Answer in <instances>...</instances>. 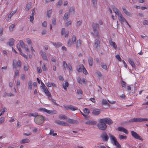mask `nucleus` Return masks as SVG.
Instances as JSON below:
<instances>
[{"label":"nucleus","instance_id":"obj_1","mask_svg":"<svg viewBox=\"0 0 148 148\" xmlns=\"http://www.w3.org/2000/svg\"><path fill=\"white\" fill-rule=\"evenodd\" d=\"M43 90L45 93V94L46 96H47L49 100L51 101L53 103L54 105L58 106L59 105L58 103H57L56 102L55 100L52 98L51 97V94L50 92L48 91L47 88L46 87H44L43 88Z\"/></svg>","mask_w":148,"mask_h":148},{"label":"nucleus","instance_id":"obj_2","mask_svg":"<svg viewBox=\"0 0 148 148\" xmlns=\"http://www.w3.org/2000/svg\"><path fill=\"white\" fill-rule=\"evenodd\" d=\"M45 119V118L43 116L39 115L36 117H35L34 121L38 125H40L43 123Z\"/></svg>","mask_w":148,"mask_h":148},{"label":"nucleus","instance_id":"obj_3","mask_svg":"<svg viewBox=\"0 0 148 148\" xmlns=\"http://www.w3.org/2000/svg\"><path fill=\"white\" fill-rule=\"evenodd\" d=\"M101 120V119L99 120V122L97 124V127L100 130H104L106 129L107 126L103 121Z\"/></svg>","mask_w":148,"mask_h":148},{"label":"nucleus","instance_id":"obj_4","mask_svg":"<svg viewBox=\"0 0 148 148\" xmlns=\"http://www.w3.org/2000/svg\"><path fill=\"white\" fill-rule=\"evenodd\" d=\"M110 137L111 141H113L114 143V145H115L117 148H120L121 147L120 145L117 141L116 138L113 135L111 134L109 135Z\"/></svg>","mask_w":148,"mask_h":148},{"label":"nucleus","instance_id":"obj_5","mask_svg":"<svg viewBox=\"0 0 148 148\" xmlns=\"http://www.w3.org/2000/svg\"><path fill=\"white\" fill-rule=\"evenodd\" d=\"M147 121H148V119L147 118H133L130 120L131 122H140Z\"/></svg>","mask_w":148,"mask_h":148},{"label":"nucleus","instance_id":"obj_6","mask_svg":"<svg viewBox=\"0 0 148 148\" xmlns=\"http://www.w3.org/2000/svg\"><path fill=\"white\" fill-rule=\"evenodd\" d=\"M131 134L132 136L135 139L143 140V139L136 132L134 131H132Z\"/></svg>","mask_w":148,"mask_h":148},{"label":"nucleus","instance_id":"obj_7","mask_svg":"<svg viewBox=\"0 0 148 148\" xmlns=\"http://www.w3.org/2000/svg\"><path fill=\"white\" fill-rule=\"evenodd\" d=\"M100 137L104 141H107L108 140L109 136L105 132H103L100 136Z\"/></svg>","mask_w":148,"mask_h":148},{"label":"nucleus","instance_id":"obj_8","mask_svg":"<svg viewBox=\"0 0 148 148\" xmlns=\"http://www.w3.org/2000/svg\"><path fill=\"white\" fill-rule=\"evenodd\" d=\"M63 106L66 110H71L72 111H75L77 109V108L76 107L71 105H68L67 106L64 105Z\"/></svg>","mask_w":148,"mask_h":148},{"label":"nucleus","instance_id":"obj_9","mask_svg":"<svg viewBox=\"0 0 148 148\" xmlns=\"http://www.w3.org/2000/svg\"><path fill=\"white\" fill-rule=\"evenodd\" d=\"M102 119V121H103L105 123H106L109 125L112 124L113 121L112 120L109 118H105Z\"/></svg>","mask_w":148,"mask_h":148},{"label":"nucleus","instance_id":"obj_10","mask_svg":"<svg viewBox=\"0 0 148 148\" xmlns=\"http://www.w3.org/2000/svg\"><path fill=\"white\" fill-rule=\"evenodd\" d=\"M19 43L21 47L22 48L25 49V51L27 52H29V50L28 47L24 43L23 41L22 40H20L19 41Z\"/></svg>","mask_w":148,"mask_h":148},{"label":"nucleus","instance_id":"obj_11","mask_svg":"<svg viewBox=\"0 0 148 148\" xmlns=\"http://www.w3.org/2000/svg\"><path fill=\"white\" fill-rule=\"evenodd\" d=\"M61 34L64 36L65 38L68 37L69 34V32L68 31H66L65 28H62V30Z\"/></svg>","mask_w":148,"mask_h":148},{"label":"nucleus","instance_id":"obj_12","mask_svg":"<svg viewBox=\"0 0 148 148\" xmlns=\"http://www.w3.org/2000/svg\"><path fill=\"white\" fill-rule=\"evenodd\" d=\"M17 47L18 48V51L20 52V54L23 56L24 58H26V59H27V56L23 53L21 51V48L20 47V45L19 44H17L16 45Z\"/></svg>","mask_w":148,"mask_h":148},{"label":"nucleus","instance_id":"obj_13","mask_svg":"<svg viewBox=\"0 0 148 148\" xmlns=\"http://www.w3.org/2000/svg\"><path fill=\"white\" fill-rule=\"evenodd\" d=\"M97 28H93L94 32L91 33L95 37H97L99 38V36Z\"/></svg>","mask_w":148,"mask_h":148},{"label":"nucleus","instance_id":"obj_14","mask_svg":"<svg viewBox=\"0 0 148 148\" xmlns=\"http://www.w3.org/2000/svg\"><path fill=\"white\" fill-rule=\"evenodd\" d=\"M55 123L59 125L63 126H68L69 124L66 122L60 120L57 121Z\"/></svg>","mask_w":148,"mask_h":148},{"label":"nucleus","instance_id":"obj_15","mask_svg":"<svg viewBox=\"0 0 148 148\" xmlns=\"http://www.w3.org/2000/svg\"><path fill=\"white\" fill-rule=\"evenodd\" d=\"M118 130L119 131L122 132L126 134L128 133L127 130L123 127H119L118 128Z\"/></svg>","mask_w":148,"mask_h":148},{"label":"nucleus","instance_id":"obj_16","mask_svg":"<svg viewBox=\"0 0 148 148\" xmlns=\"http://www.w3.org/2000/svg\"><path fill=\"white\" fill-rule=\"evenodd\" d=\"M100 110L99 109H96L93 110L92 113L95 115H98L100 113Z\"/></svg>","mask_w":148,"mask_h":148},{"label":"nucleus","instance_id":"obj_17","mask_svg":"<svg viewBox=\"0 0 148 148\" xmlns=\"http://www.w3.org/2000/svg\"><path fill=\"white\" fill-rule=\"evenodd\" d=\"M122 8L123 10V12L125 13V14H126L127 16H132V15L129 12H128L125 8V7L124 6H123L122 7Z\"/></svg>","mask_w":148,"mask_h":148},{"label":"nucleus","instance_id":"obj_18","mask_svg":"<svg viewBox=\"0 0 148 148\" xmlns=\"http://www.w3.org/2000/svg\"><path fill=\"white\" fill-rule=\"evenodd\" d=\"M32 6V3L31 2H29L26 5V6L25 8V10L26 11H28L29 9L31 8Z\"/></svg>","mask_w":148,"mask_h":148},{"label":"nucleus","instance_id":"obj_19","mask_svg":"<svg viewBox=\"0 0 148 148\" xmlns=\"http://www.w3.org/2000/svg\"><path fill=\"white\" fill-rule=\"evenodd\" d=\"M46 112L50 114H54L56 113L57 112L55 110H49L47 109Z\"/></svg>","mask_w":148,"mask_h":148},{"label":"nucleus","instance_id":"obj_20","mask_svg":"<svg viewBox=\"0 0 148 148\" xmlns=\"http://www.w3.org/2000/svg\"><path fill=\"white\" fill-rule=\"evenodd\" d=\"M112 9L115 13L118 15L121 13L120 12L118 9L114 6L112 7Z\"/></svg>","mask_w":148,"mask_h":148},{"label":"nucleus","instance_id":"obj_21","mask_svg":"<svg viewBox=\"0 0 148 148\" xmlns=\"http://www.w3.org/2000/svg\"><path fill=\"white\" fill-rule=\"evenodd\" d=\"M96 123L97 122L94 121H88L85 123L86 124L90 125H95Z\"/></svg>","mask_w":148,"mask_h":148},{"label":"nucleus","instance_id":"obj_22","mask_svg":"<svg viewBox=\"0 0 148 148\" xmlns=\"http://www.w3.org/2000/svg\"><path fill=\"white\" fill-rule=\"evenodd\" d=\"M14 40L13 38L10 39L8 42V45L10 46H12L14 44Z\"/></svg>","mask_w":148,"mask_h":148},{"label":"nucleus","instance_id":"obj_23","mask_svg":"<svg viewBox=\"0 0 148 148\" xmlns=\"http://www.w3.org/2000/svg\"><path fill=\"white\" fill-rule=\"evenodd\" d=\"M118 16L120 21L122 22H123L124 21H126L127 22L125 19L122 16L121 13L118 15Z\"/></svg>","mask_w":148,"mask_h":148},{"label":"nucleus","instance_id":"obj_24","mask_svg":"<svg viewBox=\"0 0 148 148\" xmlns=\"http://www.w3.org/2000/svg\"><path fill=\"white\" fill-rule=\"evenodd\" d=\"M100 46V42L98 40L96 39L95 41V44L94 45V48H97L98 46Z\"/></svg>","mask_w":148,"mask_h":148},{"label":"nucleus","instance_id":"obj_25","mask_svg":"<svg viewBox=\"0 0 148 148\" xmlns=\"http://www.w3.org/2000/svg\"><path fill=\"white\" fill-rule=\"evenodd\" d=\"M66 121L69 123L73 124H75L77 123V121L76 120L70 119H68Z\"/></svg>","mask_w":148,"mask_h":148},{"label":"nucleus","instance_id":"obj_26","mask_svg":"<svg viewBox=\"0 0 148 148\" xmlns=\"http://www.w3.org/2000/svg\"><path fill=\"white\" fill-rule=\"evenodd\" d=\"M41 55L44 60H47V57L46 55V53L45 52L41 51Z\"/></svg>","mask_w":148,"mask_h":148},{"label":"nucleus","instance_id":"obj_27","mask_svg":"<svg viewBox=\"0 0 148 148\" xmlns=\"http://www.w3.org/2000/svg\"><path fill=\"white\" fill-rule=\"evenodd\" d=\"M69 85L68 82L66 81H65L64 83L62 84L63 88L65 90H66L67 88L68 87Z\"/></svg>","mask_w":148,"mask_h":148},{"label":"nucleus","instance_id":"obj_28","mask_svg":"<svg viewBox=\"0 0 148 148\" xmlns=\"http://www.w3.org/2000/svg\"><path fill=\"white\" fill-rule=\"evenodd\" d=\"M30 142L29 140L27 138H25L22 139L20 141V143L21 144H24L28 143Z\"/></svg>","mask_w":148,"mask_h":148},{"label":"nucleus","instance_id":"obj_29","mask_svg":"<svg viewBox=\"0 0 148 148\" xmlns=\"http://www.w3.org/2000/svg\"><path fill=\"white\" fill-rule=\"evenodd\" d=\"M50 42L52 43L53 45L56 48L60 46H61L62 45V43L60 42L53 43L51 42Z\"/></svg>","mask_w":148,"mask_h":148},{"label":"nucleus","instance_id":"obj_30","mask_svg":"<svg viewBox=\"0 0 148 148\" xmlns=\"http://www.w3.org/2000/svg\"><path fill=\"white\" fill-rule=\"evenodd\" d=\"M95 73L97 75L99 79H100L101 77H103V75L100 71H96L95 72Z\"/></svg>","mask_w":148,"mask_h":148},{"label":"nucleus","instance_id":"obj_31","mask_svg":"<svg viewBox=\"0 0 148 148\" xmlns=\"http://www.w3.org/2000/svg\"><path fill=\"white\" fill-rule=\"evenodd\" d=\"M128 61L133 67H135V65L134 62L132 59L130 58H129L128 59Z\"/></svg>","mask_w":148,"mask_h":148},{"label":"nucleus","instance_id":"obj_32","mask_svg":"<svg viewBox=\"0 0 148 148\" xmlns=\"http://www.w3.org/2000/svg\"><path fill=\"white\" fill-rule=\"evenodd\" d=\"M69 12L66 13L64 15L63 18V19L64 21L66 20L69 17Z\"/></svg>","mask_w":148,"mask_h":148},{"label":"nucleus","instance_id":"obj_33","mask_svg":"<svg viewBox=\"0 0 148 148\" xmlns=\"http://www.w3.org/2000/svg\"><path fill=\"white\" fill-rule=\"evenodd\" d=\"M82 44L81 40H77V42L76 47L77 48L80 47Z\"/></svg>","mask_w":148,"mask_h":148},{"label":"nucleus","instance_id":"obj_34","mask_svg":"<svg viewBox=\"0 0 148 148\" xmlns=\"http://www.w3.org/2000/svg\"><path fill=\"white\" fill-rule=\"evenodd\" d=\"M93 59L92 57H89L88 58V63L89 65L92 66L93 65Z\"/></svg>","mask_w":148,"mask_h":148},{"label":"nucleus","instance_id":"obj_35","mask_svg":"<svg viewBox=\"0 0 148 148\" xmlns=\"http://www.w3.org/2000/svg\"><path fill=\"white\" fill-rule=\"evenodd\" d=\"M102 103L103 105H107L108 106H110V105L108 103L106 100L105 99H103L102 100Z\"/></svg>","mask_w":148,"mask_h":148},{"label":"nucleus","instance_id":"obj_36","mask_svg":"<svg viewBox=\"0 0 148 148\" xmlns=\"http://www.w3.org/2000/svg\"><path fill=\"white\" fill-rule=\"evenodd\" d=\"M110 45L112 46L114 49H116L117 48V46L115 44V43L111 41L110 42Z\"/></svg>","mask_w":148,"mask_h":148},{"label":"nucleus","instance_id":"obj_37","mask_svg":"<svg viewBox=\"0 0 148 148\" xmlns=\"http://www.w3.org/2000/svg\"><path fill=\"white\" fill-rule=\"evenodd\" d=\"M81 66L82 67L83 73L85 75H87L88 74V73L86 70L85 67H84L83 64H81Z\"/></svg>","mask_w":148,"mask_h":148},{"label":"nucleus","instance_id":"obj_38","mask_svg":"<svg viewBox=\"0 0 148 148\" xmlns=\"http://www.w3.org/2000/svg\"><path fill=\"white\" fill-rule=\"evenodd\" d=\"M59 118L60 119H67V116L64 115H60L59 116Z\"/></svg>","mask_w":148,"mask_h":148},{"label":"nucleus","instance_id":"obj_39","mask_svg":"<svg viewBox=\"0 0 148 148\" xmlns=\"http://www.w3.org/2000/svg\"><path fill=\"white\" fill-rule=\"evenodd\" d=\"M84 112L86 114H88L90 113V110L89 109L85 108L83 110Z\"/></svg>","mask_w":148,"mask_h":148},{"label":"nucleus","instance_id":"obj_40","mask_svg":"<svg viewBox=\"0 0 148 148\" xmlns=\"http://www.w3.org/2000/svg\"><path fill=\"white\" fill-rule=\"evenodd\" d=\"M12 66L15 69L16 68V61L15 60H14L13 61Z\"/></svg>","mask_w":148,"mask_h":148},{"label":"nucleus","instance_id":"obj_41","mask_svg":"<svg viewBox=\"0 0 148 148\" xmlns=\"http://www.w3.org/2000/svg\"><path fill=\"white\" fill-rule=\"evenodd\" d=\"M92 25L93 28H99V24L97 23H92Z\"/></svg>","mask_w":148,"mask_h":148},{"label":"nucleus","instance_id":"obj_42","mask_svg":"<svg viewBox=\"0 0 148 148\" xmlns=\"http://www.w3.org/2000/svg\"><path fill=\"white\" fill-rule=\"evenodd\" d=\"M16 10L13 11H12L10 13V14L8 15V18H11L12 16H13V14L16 12Z\"/></svg>","mask_w":148,"mask_h":148},{"label":"nucleus","instance_id":"obj_43","mask_svg":"<svg viewBox=\"0 0 148 148\" xmlns=\"http://www.w3.org/2000/svg\"><path fill=\"white\" fill-rule=\"evenodd\" d=\"M101 67L103 69L106 70H107L108 68L107 67V66L106 65L104 64V63L101 64Z\"/></svg>","mask_w":148,"mask_h":148},{"label":"nucleus","instance_id":"obj_44","mask_svg":"<svg viewBox=\"0 0 148 148\" xmlns=\"http://www.w3.org/2000/svg\"><path fill=\"white\" fill-rule=\"evenodd\" d=\"M47 109L45 108H40L38 109L39 111L42 112H46Z\"/></svg>","mask_w":148,"mask_h":148},{"label":"nucleus","instance_id":"obj_45","mask_svg":"<svg viewBox=\"0 0 148 148\" xmlns=\"http://www.w3.org/2000/svg\"><path fill=\"white\" fill-rule=\"evenodd\" d=\"M51 10H50L48 11L47 12V16L48 18H50L51 17Z\"/></svg>","mask_w":148,"mask_h":148},{"label":"nucleus","instance_id":"obj_46","mask_svg":"<svg viewBox=\"0 0 148 148\" xmlns=\"http://www.w3.org/2000/svg\"><path fill=\"white\" fill-rule=\"evenodd\" d=\"M71 20L68 21L66 23V27H68L71 25Z\"/></svg>","mask_w":148,"mask_h":148},{"label":"nucleus","instance_id":"obj_47","mask_svg":"<svg viewBox=\"0 0 148 148\" xmlns=\"http://www.w3.org/2000/svg\"><path fill=\"white\" fill-rule=\"evenodd\" d=\"M76 37L73 35L72 37V42L73 44H75L76 42Z\"/></svg>","mask_w":148,"mask_h":148},{"label":"nucleus","instance_id":"obj_48","mask_svg":"<svg viewBox=\"0 0 148 148\" xmlns=\"http://www.w3.org/2000/svg\"><path fill=\"white\" fill-rule=\"evenodd\" d=\"M21 62L19 60H18L17 61V66L18 67H21Z\"/></svg>","mask_w":148,"mask_h":148},{"label":"nucleus","instance_id":"obj_49","mask_svg":"<svg viewBox=\"0 0 148 148\" xmlns=\"http://www.w3.org/2000/svg\"><path fill=\"white\" fill-rule=\"evenodd\" d=\"M119 138L120 140H122L123 139H126L127 138V136H124L121 135H119Z\"/></svg>","mask_w":148,"mask_h":148},{"label":"nucleus","instance_id":"obj_50","mask_svg":"<svg viewBox=\"0 0 148 148\" xmlns=\"http://www.w3.org/2000/svg\"><path fill=\"white\" fill-rule=\"evenodd\" d=\"M121 84L123 87H126V83L125 82L122 81L121 82Z\"/></svg>","mask_w":148,"mask_h":148},{"label":"nucleus","instance_id":"obj_51","mask_svg":"<svg viewBox=\"0 0 148 148\" xmlns=\"http://www.w3.org/2000/svg\"><path fill=\"white\" fill-rule=\"evenodd\" d=\"M28 84L29 88L30 89H32V84L30 81L29 82Z\"/></svg>","mask_w":148,"mask_h":148},{"label":"nucleus","instance_id":"obj_52","mask_svg":"<svg viewBox=\"0 0 148 148\" xmlns=\"http://www.w3.org/2000/svg\"><path fill=\"white\" fill-rule=\"evenodd\" d=\"M116 58L119 61L121 62V59L120 57V55L119 54H117L116 55Z\"/></svg>","mask_w":148,"mask_h":148},{"label":"nucleus","instance_id":"obj_53","mask_svg":"<svg viewBox=\"0 0 148 148\" xmlns=\"http://www.w3.org/2000/svg\"><path fill=\"white\" fill-rule=\"evenodd\" d=\"M5 118L4 117H2L0 119V124H1L4 122Z\"/></svg>","mask_w":148,"mask_h":148},{"label":"nucleus","instance_id":"obj_54","mask_svg":"<svg viewBox=\"0 0 148 148\" xmlns=\"http://www.w3.org/2000/svg\"><path fill=\"white\" fill-rule=\"evenodd\" d=\"M77 92L78 94H82L83 92L82 90L80 89H78L77 90Z\"/></svg>","mask_w":148,"mask_h":148},{"label":"nucleus","instance_id":"obj_55","mask_svg":"<svg viewBox=\"0 0 148 148\" xmlns=\"http://www.w3.org/2000/svg\"><path fill=\"white\" fill-rule=\"evenodd\" d=\"M63 66L64 67L65 69H66V68H68L67 65L65 61H64L63 62Z\"/></svg>","mask_w":148,"mask_h":148},{"label":"nucleus","instance_id":"obj_56","mask_svg":"<svg viewBox=\"0 0 148 148\" xmlns=\"http://www.w3.org/2000/svg\"><path fill=\"white\" fill-rule=\"evenodd\" d=\"M29 66L28 64L25 65L24 66V69L25 71H27L28 69Z\"/></svg>","mask_w":148,"mask_h":148},{"label":"nucleus","instance_id":"obj_57","mask_svg":"<svg viewBox=\"0 0 148 148\" xmlns=\"http://www.w3.org/2000/svg\"><path fill=\"white\" fill-rule=\"evenodd\" d=\"M1 113L3 114L5 112L7 111V109L5 108H3L1 110Z\"/></svg>","mask_w":148,"mask_h":148},{"label":"nucleus","instance_id":"obj_58","mask_svg":"<svg viewBox=\"0 0 148 148\" xmlns=\"http://www.w3.org/2000/svg\"><path fill=\"white\" fill-rule=\"evenodd\" d=\"M82 68L81 66V64L79 66V68L77 70V71L79 72H80L82 71Z\"/></svg>","mask_w":148,"mask_h":148},{"label":"nucleus","instance_id":"obj_59","mask_svg":"<svg viewBox=\"0 0 148 148\" xmlns=\"http://www.w3.org/2000/svg\"><path fill=\"white\" fill-rule=\"evenodd\" d=\"M62 0H60L58 3L57 6H61L62 4Z\"/></svg>","mask_w":148,"mask_h":148},{"label":"nucleus","instance_id":"obj_60","mask_svg":"<svg viewBox=\"0 0 148 148\" xmlns=\"http://www.w3.org/2000/svg\"><path fill=\"white\" fill-rule=\"evenodd\" d=\"M37 70L38 72L39 73H41L42 71L41 67H37Z\"/></svg>","mask_w":148,"mask_h":148},{"label":"nucleus","instance_id":"obj_61","mask_svg":"<svg viewBox=\"0 0 148 148\" xmlns=\"http://www.w3.org/2000/svg\"><path fill=\"white\" fill-rule=\"evenodd\" d=\"M82 22V21L81 20L77 22V27H78L81 24Z\"/></svg>","mask_w":148,"mask_h":148},{"label":"nucleus","instance_id":"obj_62","mask_svg":"<svg viewBox=\"0 0 148 148\" xmlns=\"http://www.w3.org/2000/svg\"><path fill=\"white\" fill-rule=\"evenodd\" d=\"M74 8L72 7H71L69 9V12H73V13H74Z\"/></svg>","mask_w":148,"mask_h":148},{"label":"nucleus","instance_id":"obj_63","mask_svg":"<svg viewBox=\"0 0 148 148\" xmlns=\"http://www.w3.org/2000/svg\"><path fill=\"white\" fill-rule=\"evenodd\" d=\"M71 43H72V42H71V40L70 39H69L68 40V42H67L68 45L69 47H70L71 45Z\"/></svg>","mask_w":148,"mask_h":148},{"label":"nucleus","instance_id":"obj_64","mask_svg":"<svg viewBox=\"0 0 148 148\" xmlns=\"http://www.w3.org/2000/svg\"><path fill=\"white\" fill-rule=\"evenodd\" d=\"M42 25L43 27H47V23L46 21H44L42 23Z\"/></svg>","mask_w":148,"mask_h":148}]
</instances>
